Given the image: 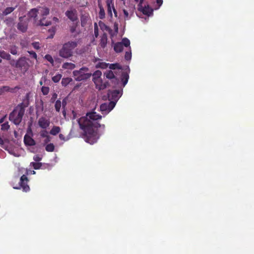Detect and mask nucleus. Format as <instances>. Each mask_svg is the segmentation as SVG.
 I'll list each match as a JSON object with an SVG mask.
<instances>
[{
    "label": "nucleus",
    "mask_w": 254,
    "mask_h": 254,
    "mask_svg": "<svg viewBox=\"0 0 254 254\" xmlns=\"http://www.w3.org/2000/svg\"><path fill=\"white\" fill-rule=\"evenodd\" d=\"M101 118V116L96 112H91L87 113L85 116L77 120L80 128L85 134V141L90 144L96 142L99 138L96 131L97 128L102 127L103 129H105L104 125H100L97 122Z\"/></svg>",
    "instance_id": "obj_1"
},
{
    "label": "nucleus",
    "mask_w": 254,
    "mask_h": 254,
    "mask_svg": "<svg viewBox=\"0 0 254 254\" xmlns=\"http://www.w3.org/2000/svg\"><path fill=\"white\" fill-rule=\"evenodd\" d=\"M78 41L76 40L70 41L64 43L59 51L60 57L68 59L73 55V51L77 47Z\"/></svg>",
    "instance_id": "obj_2"
},
{
    "label": "nucleus",
    "mask_w": 254,
    "mask_h": 254,
    "mask_svg": "<svg viewBox=\"0 0 254 254\" xmlns=\"http://www.w3.org/2000/svg\"><path fill=\"white\" fill-rule=\"evenodd\" d=\"M92 73L89 72L88 68L83 67L79 70L73 71V76L76 81H80L88 79L91 76Z\"/></svg>",
    "instance_id": "obj_3"
},
{
    "label": "nucleus",
    "mask_w": 254,
    "mask_h": 254,
    "mask_svg": "<svg viewBox=\"0 0 254 254\" xmlns=\"http://www.w3.org/2000/svg\"><path fill=\"white\" fill-rule=\"evenodd\" d=\"M24 110L21 108H16L9 115V119L14 124L18 125L21 122Z\"/></svg>",
    "instance_id": "obj_4"
},
{
    "label": "nucleus",
    "mask_w": 254,
    "mask_h": 254,
    "mask_svg": "<svg viewBox=\"0 0 254 254\" xmlns=\"http://www.w3.org/2000/svg\"><path fill=\"white\" fill-rule=\"evenodd\" d=\"M29 61V60L25 57L20 58L16 62L15 66L20 68L23 71L26 72L30 66ZM10 64L12 66H14V61H11Z\"/></svg>",
    "instance_id": "obj_5"
},
{
    "label": "nucleus",
    "mask_w": 254,
    "mask_h": 254,
    "mask_svg": "<svg viewBox=\"0 0 254 254\" xmlns=\"http://www.w3.org/2000/svg\"><path fill=\"white\" fill-rule=\"evenodd\" d=\"M28 182L27 177L26 175H23L20 178L18 186L17 187H14L13 188L16 189H22L23 191H28L30 190V188L29 186L27 185Z\"/></svg>",
    "instance_id": "obj_6"
},
{
    "label": "nucleus",
    "mask_w": 254,
    "mask_h": 254,
    "mask_svg": "<svg viewBox=\"0 0 254 254\" xmlns=\"http://www.w3.org/2000/svg\"><path fill=\"white\" fill-rule=\"evenodd\" d=\"M130 46V41L127 38L122 39L121 42L117 43L114 45V50L116 52H121L124 46L128 47Z\"/></svg>",
    "instance_id": "obj_7"
},
{
    "label": "nucleus",
    "mask_w": 254,
    "mask_h": 254,
    "mask_svg": "<svg viewBox=\"0 0 254 254\" xmlns=\"http://www.w3.org/2000/svg\"><path fill=\"white\" fill-rule=\"evenodd\" d=\"M115 102H110L109 103H104L100 106V111L103 115L108 114L115 106Z\"/></svg>",
    "instance_id": "obj_8"
},
{
    "label": "nucleus",
    "mask_w": 254,
    "mask_h": 254,
    "mask_svg": "<svg viewBox=\"0 0 254 254\" xmlns=\"http://www.w3.org/2000/svg\"><path fill=\"white\" fill-rule=\"evenodd\" d=\"M108 95L110 102H115L116 104L122 95V91L115 90L109 91Z\"/></svg>",
    "instance_id": "obj_9"
},
{
    "label": "nucleus",
    "mask_w": 254,
    "mask_h": 254,
    "mask_svg": "<svg viewBox=\"0 0 254 254\" xmlns=\"http://www.w3.org/2000/svg\"><path fill=\"white\" fill-rule=\"evenodd\" d=\"M138 10L143 14L149 16L152 15L153 9L148 5L138 4Z\"/></svg>",
    "instance_id": "obj_10"
},
{
    "label": "nucleus",
    "mask_w": 254,
    "mask_h": 254,
    "mask_svg": "<svg viewBox=\"0 0 254 254\" xmlns=\"http://www.w3.org/2000/svg\"><path fill=\"white\" fill-rule=\"evenodd\" d=\"M28 133L29 134H26L24 137V143L25 145L28 146L34 145L35 144V141L32 137L33 133L30 127H29L28 129Z\"/></svg>",
    "instance_id": "obj_11"
},
{
    "label": "nucleus",
    "mask_w": 254,
    "mask_h": 254,
    "mask_svg": "<svg viewBox=\"0 0 254 254\" xmlns=\"http://www.w3.org/2000/svg\"><path fill=\"white\" fill-rule=\"evenodd\" d=\"M65 15L72 21L77 19V13L75 8L71 7L65 13Z\"/></svg>",
    "instance_id": "obj_12"
},
{
    "label": "nucleus",
    "mask_w": 254,
    "mask_h": 254,
    "mask_svg": "<svg viewBox=\"0 0 254 254\" xmlns=\"http://www.w3.org/2000/svg\"><path fill=\"white\" fill-rule=\"evenodd\" d=\"M38 125L41 128L46 129L50 125V119L45 117L42 116L39 119Z\"/></svg>",
    "instance_id": "obj_13"
},
{
    "label": "nucleus",
    "mask_w": 254,
    "mask_h": 254,
    "mask_svg": "<svg viewBox=\"0 0 254 254\" xmlns=\"http://www.w3.org/2000/svg\"><path fill=\"white\" fill-rule=\"evenodd\" d=\"M113 0H107L106 4L107 6L108 14L111 17H113L112 10H113L115 17L118 16L117 12L116 10L114 4L113 3Z\"/></svg>",
    "instance_id": "obj_14"
},
{
    "label": "nucleus",
    "mask_w": 254,
    "mask_h": 254,
    "mask_svg": "<svg viewBox=\"0 0 254 254\" xmlns=\"http://www.w3.org/2000/svg\"><path fill=\"white\" fill-rule=\"evenodd\" d=\"M19 22L17 24V29L22 32H25L27 29V22L22 16L19 18Z\"/></svg>",
    "instance_id": "obj_15"
},
{
    "label": "nucleus",
    "mask_w": 254,
    "mask_h": 254,
    "mask_svg": "<svg viewBox=\"0 0 254 254\" xmlns=\"http://www.w3.org/2000/svg\"><path fill=\"white\" fill-rule=\"evenodd\" d=\"M96 85V88L99 90H102L106 88L107 84L106 82H103L101 78H98L93 81Z\"/></svg>",
    "instance_id": "obj_16"
},
{
    "label": "nucleus",
    "mask_w": 254,
    "mask_h": 254,
    "mask_svg": "<svg viewBox=\"0 0 254 254\" xmlns=\"http://www.w3.org/2000/svg\"><path fill=\"white\" fill-rule=\"evenodd\" d=\"M38 14L44 16L49 14V9L46 7H39L37 8Z\"/></svg>",
    "instance_id": "obj_17"
},
{
    "label": "nucleus",
    "mask_w": 254,
    "mask_h": 254,
    "mask_svg": "<svg viewBox=\"0 0 254 254\" xmlns=\"http://www.w3.org/2000/svg\"><path fill=\"white\" fill-rule=\"evenodd\" d=\"M95 62L96 63L95 64V67L96 68H100L103 69H105L108 67L109 65V64H107L105 62H103L100 59H96Z\"/></svg>",
    "instance_id": "obj_18"
},
{
    "label": "nucleus",
    "mask_w": 254,
    "mask_h": 254,
    "mask_svg": "<svg viewBox=\"0 0 254 254\" xmlns=\"http://www.w3.org/2000/svg\"><path fill=\"white\" fill-rule=\"evenodd\" d=\"M107 43V35L106 34L104 33L101 36L100 44H99V46L101 48H104L106 46Z\"/></svg>",
    "instance_id": "obj_19"
},
{
    "label": "nucleus",
    "mask_w": 254,
    "mask_h": 254,
    "mask_svg": "<svg viewBox=\"0 0 254 254\" xmlns=\"http://www.w3.org/2000/svg\"><path fill=\"white\" fill-rule=\"evenodd\" d=\"M129 78V75L127 72H124L122 74L121 80L123 82V86H125L127 83Z\"/></svg>",
    "instance_id": "obj_20"
},
{
    "label": "nucleus",
    "mask_w": 254,
    "mask_h": 254,
    "mask_svg": "<svg viewBox=\"0 0 254 254\" xmlns=\"http://www.w3.org/2000/svg\"><path fill=\"white\" fill-rule=\"evenodd\" d=\"M75 67V65L71 63L66 62L63 64L62 68L64 69L72 70Z\"/></svg>",
    "instance_id": "obj_21"
},
{
    "label": "nucleus",
    "mask_w": 254,
    "mask_h": 254,
    "mask_svg": "<svg viewBox=\"0 0 254 254\" xmlns=\"http://www.w3.org/2000/svg\"><path fill=\"white\" fill-rule=\"evenodd\" d=\"M61 131V128L58 126H54L50 131V133L53 135H56Z\"/></svg>",
    "instance_id": "obj_22"
},
{
    "label": "nucleus",
    "mask_w": 254,
    "mask_h": 254,
    "mask_svg": "<svg viewBox=\"0 0 254 254\" xmlns=\"http://www.w3.org/2000/svg\"><path fill=\"white\" fill-rule=\"evenodd\" d=\"M0 57L5 60H10V55L4 51H0Z\"/></svg>",
    "instance_id": "obj_23"
},
{
    "label": "nucleus",
    "mask_w": 254,
    "mask_h": 254,
    "mask_svg": "<svg viewBox=\"0 0 254 254\" xmlns=\"http://www.w3.org/2000/svg\"><path fill=\"white\" fill-rule=\"evenodd\" d=\"M104 75L108 79H114L115 78L114 72L111 70H108L104 73Z\"/></svg>",
    "instance_id": "obj_24"
},
{
    "label": "nucleus",
    "mask_w": 254,
    "mask_h": 254,
    "mask_svg": "<svg viewBox=\"0 0 254 254\" xmlns=\"http://www.w3.org/2000/svg\"><path fill=\"white\" fill-rule=\"evenodd\" d=\"M29 16L31 18H35L38 14L37 8H33L29 12Z\"/></svg>",
    "instance_id": "obj_25"
},
{
    "label": "nucleus",
    "mask_w": 254,
    "mask_h": 254,
    "mask_svg": "<svg viewBox=\"0 0 254 254\" xmlns=\"http://www.w3.org/2000/svg\"><path fill=\"white\" fill-rule=\"evenodd\" d=\"M99 7L100 11L99 12V16L100 19H103L105 16V12L104 8L101 4L99 3Z\"/></svg>",
    "instance_id": "obj_26"
},
{
    "label": "nucleus",
    "mask_w": 254,
    "mask_h": 254,
    "mask_svg": "<svg viewBox=\"0 0 254 254\" xmlns=\"http://www.w3.org/2000/svg\"><path fill=\"white\" fill-rule=\"evenodd\" d=\"M102 72L100 70H96L93 74V81L97 79L98 78H101V76Z\"/></svg>",
    "instance_id": "obj_27"
},
{
    "label": "nucleus",
    "mask_w": 254,
    "mask_h": 254,
    "mask_svg": "<svg viewBox=\"0 0 254 254\" xmlns=\"http://www.w3.org/2000/svg\"><path fill=\"white\" fill-rule=\"evenodd\" d=\"M15 7H8L5 9V10L3 11V14L4 15H6L11 12H12L14 9Z\"/></svg>",
    "instance_id": "obj_28"
},
{
    "label": "nucleus",
    "mask_w": 254,
    "mask_h": 254,
    "mask_svg": "<svg viewBox=\"0 0 254 254\" xmlns=\"http://www.w3.org/2000/svg\"><path fill=\"white\" fill-rule=\"evenodd\" d=\"M45 149L48 152H53L54 151L55 146L53 143H49L46 145Z\"/></svg>",
    "instance_id": "obj_29"
},
{
    "label": "nucleus",
    "mask_w": 254,
    "mask_h": 254,
    "mask_svg": "<svg viewBox=\"0 0 254 254\" xmlns=\"http://www.w3.org/2000/svg\"><path fill=\"white\" fill-rule=\"evenodd\" d=\"M108 66H109V68L110 69V70L116 69L120 70L121 69L119 64H109Z\"/></svg>",
    "instance_id": "obj_30"
},
{
    "label": "nucleus",
    "mask_w": 254,
    "mask_h": 254,
    "mask_svg": "<svg viewBox=\"0 0 254 254\" xmlns=\"http://www.w3.org/2000/svg\"><path fill=\"white\" fill-rule=\"evenodd\" d=\"M129 48V51L126 52L125 56V58L126 60H130L131 59V53L130 50V47H128Z\"/></svg>",
    "instance_id": "obj_31"
},
{
    "label": "nucleus",
    "mask_w": 254,
    "mask_h": 254,
    "mask_svg": "<svg viewBox=\"0 0 254 254\" xmlns=\"http://www.w3.org/2000/svg\"><path fill=\"white\" fill-rule=\"evenodd\" d=\"M30 165L33 166L35 169H38L41 168L42 163L39 162H31Z\"/></svg>",
    "instance_id": "obj_32"
},
{
    "label": "nucleus",
    "mask_w": 254,
    "mask_h": 254,
    "mask_svg": "<svg viewBox=\"0 0 254 254\" xmlns=\"http://www.w3.org/2000/svg\"><path fill=\"white\" fill-rule=\"evenodd\" d=\"M62 106V103L60 100H58L55 103V109L57 112H59Z\"/></svg>",
    "instance_id": "obj_33"
},
{
    "label": "nucleus",
    "mask_w": 254,
    "mask_h": 254,
    "mask_svg": "<svg viewBox=\"0 0 254 254\" xmlns=\"http://www.w3.org/2000/svg\"><path fill=\"white\" fill-rule=\"evenodd\" d=\"M62 78V75L58 74L52 77V80L54 82H58Z\"/></svg>",
    "instance_id": "obj_34"
},
{
    "label": "nucleus",
    "mask_w": 254,
    "mask_h": 254,
    "mask_svg": "<svg viewBox=\"0 0 254 254\" xmlns=\"http://www.w3.org/2000/svg\"><path fill=\"white\" fill-rule=\"evenodd\" d=\"M4 22L7 25L11 26L14 23V19L12 18H8L4 21Z\"/></svg>",
    "instance_id": "obj_35"
},
{
    "label": "nucleus",
    "mask_w": 254,
    "mask_h": 254,
    "mask_svg": "<svg viewBox=\"0 0 254 254\" xmlns=\"http://www.w3.org/2000/svg\"><path fill=\"white\" fill-rule=\"evenodd\" d=\"M44 58L47 60L48 62H49L51 64H54V60L52 58V57L50 55H46L45 56V57Z\"/></svg>",
    "instance_id": "obj_36"
},
{
    "label": "nucleus",
    "mask_w": 254,
    "mask_h": 254,
    "mask_svg": "<svg viewBox=\"0 0 254 254\" xmlns=\"http://www.w3.org/2000/svg\"><path fill=\"white\" fill-rule=\"evenodd\" d=\"M41 91L44 95H47L49 92V88L48 87L43 86Z\"/></svg>",
    "instance_id": "obj_37"
},
{
    "label": "nucleus",
    "mask_w": 254,
    "mask_h": 254,
    "mask_svg": "<svg viewBox=\"0 0 254 254\" xmlns=\"http://www.w3.org/2000/svg\"><path fill=\"white\" fill-rule=\"evenodd\" d=\"M0 145L3 149L6 150L7 148V145L5 143V141L3 140L0 137Z\"/></svg>",
    "instance_id": "obj_38"
},
{
    "label": "nucleus",
    "mask_w": 254,
    "mask_h": 254,
    "mask_svg": "<svg viewBox=\"0 0 254 254\" xmlns=\"http://www.w3.org/2000/svg\"><path fill=\"white\" fill-rule=\"evenodd\" d=\"M71 81V79L69 78H65L63 79L62 81V84L66 86L67 84H68Z\"/></svg>",
    "instance_id": "obj_39"
},
{
    "label": "nucleus",
    "mask_w": 254,
    "mask_h": 254,
    "mask_svg": "<svg viewBox=\"0 0 254 254\" xmlns=\"http://www.w3.org/2000/svg\"><path fill=\"white\" fill-rule=\"evenodd\" d=\"M46 129H43V130L40 131V135L42 137H48V132L47 131L45 130Z\"/></svg>",
    "instance_id": "obj_40"
},
{
    "label": "nucleus",
    "mask_w": 254,
    "mask_h": 254,
    "mask_svg": "<svg viewBox=\"0 0 254 254\" xmlns=\"http://www.w3.org/2000/svg\"><path fill=\"white\" fill-rule=\"evenodd\" d=\"M9 128L8 123H5L1 125V129L3 130H6Z\"/></svg>",
    "instance_id": "obj_41"
},
{
    "label": "nucleus",
    "mask_w": 254,
    "mask_h": 254,
    "mask_svg": "<svg viewBox=\"0 0 254 254\" xmlns=\"http://www.w3.org/2000/svg\"><path fill=\"white\" fill-rule=\"evenodd\" d=\"M40 24L41 25H45V26H48V25H49L50 24H51V23L50 22H49V21H44V19H40Z\"/></svg>",
    "instance_id": "obj_42"
},
{
    "label": "nucleus",
    "mask_w": 254,
    "mask_h": 254,
    "mask_svg": "<svg viewBox=\"0 0 254 254\" xmlns=\"http://www.w3.org/2000/svg\"><path fill=\"white\" fill-rule=\"evenodd\" d=\"M10 52L11 54L13 55H15L17 54V48L16 47L14 46L10 48Z\"/></svg>",
    "instance_id": "obj_43"
},
{
    "label": "nucleus",
    "mask_w": 254,
    "mask_h": 254,
    "mask_svg": "<svg viewBox=\"0 0 254 254\" xmlns=\"http://www.w3.org/2000/svg\"><path fill=\"white\" fill-rule=\"evenodd\" d=\"M94 35L96 38L98 36V28L96 23H95L94 25Z\"/></svg>",
    "instance_id": "obj_44"
},
{
    "label": "nucleus",
    "mask_w": 254,
    "mask_h": 254,
    "mask_svg": "<svg viewBox=\"0 0 254 254\" xmlns=\"http://www.w3.org/2000/svg\"><path fill=\"white\" fill-rule=\"evenodd\" d=\"M123 12H124V14L125 16V19L126 20L129 19L130 18V16H129L128 12L125 9L123 10Z\"/></svg>",
    "instance_id": "obj_45"
},
{
    "label": "nucleus",
    "mask_w": 254,
    "mask_h": 254,
    "mask_svg": "<svg viewBox=\"0 0 254 254\" xmlns=\"http://www.w3.org/2000/svg\"><path fill=\"white\" fill-rule=\"evenodd\" d=\"M33 159L36 162H39L42 160V157L38 155H36L34 156Z\"/></svg>",
    "instance_id": "obj_46"
},
{
    "label": "nucleus",
    "mask_w": 254,
    "mask_h": 254,
    "mask_svg": "<svg viewBox=\"0 0 254 254\" xmlns=\"http://www.w3.org/2000/svg\"><path fill=\"white\" fill-rule=\"evenodd\" d=\"M32 45L35 49H39L40 48V44L38 42L33 43Z\"/></svg>",
    "instance_id": "obj_47"
},
{
    "label": "nucleus",
    "mask_w": 254,
    "mask_h": 254,
    "mask_svg": "<svg viewBox=\"0 0 254 254\" xmlns=\"http://www.w3.org/2000/svg\"><path fill=\"white\" fill-rule=\"evenodd\" d=\"M28 53L34 59H37V54L34 51H28Z\"/></svg>",
    "instance_id": "obj_48"
},
{
    "label": "nucleus",
    "mask_w": 254,
    "mask_h": 254,
    "mask_svg": "<svg viewBox=\"0 0 254 254\" xmlns=\"http://www.w3.org/2000/svg\"><path fill=\"white\" fill-rule=\"evenodd\" d=\"M59 138L60 139L64 140V141H67L68 140V138H65V136L63 134H59Z\"/></svg>",
    "instance_id": "obj_49"
},
{
    "label": "nucleus",
    "mask_w": 254,
    "mask_h": 254,
    "mask_svg": "<svg viewBox=\"0 0 254 254\" xmlns=\"http://www.w3.org/2000/svg\"><path fill=\"white\" fill-rule=\"evenodd\" d=\"M9 87L7 86H4L2 88L0 89V94L3 91H8Z\"/></svg>",
    "instance_id": "obj_50"
},
{
    "label": "nucleus",
    "mask_w": 254,
    "mask_h": 254,
    "mask_svg": "<svg viewBox=\"0 0 254 254\" xmlns=\"http://www.w3.org/2000/svg\"><path fill=\"white\" fill-rule=\"evenodd\" d=\"M50 31L52 32V35L51 36V38H52L53 37L54 34H55V31H56V28L55 27H52V29L49 30Z\"/></svg>",
    "instance_id": "obj_51"
},
{
    "label": "nucleus",
    "mask_w": 254,
    "mask_h": 254,
    "mask_svg": "<svg viewBox=\"0 0 254 254\" xmlns=\"http://www.w3.org/2000/svg\"><path fill=\"white\" fill-rule=\"evenodd\" d=\"M62 104V106H63V108H64V107L65 106V105L66 104V101H65V100H63Z\"/></svg>",
    "instance_id": "obj_52"
},
{
    "label": "nucleus",
    "mask_w": 254,
    "mask_h": 254,
    "mask_svg": "<svg viewBox=\"0 0 254 254\" xmlns=\"http://www.w3.org/2000/svg\"><path fill=\"white\" fill-rule=\"evenodd\" d=\"M114 28H115L116 32L118 33V25L117 24H115L114 25Z\"/></svg>",
    "instance_id": "obj_53"
},
{
    "label": "nucleus",
    "mask_w": 254,
    "mask_h": 254,
    "mask_svg": "<svg viewBox=\"0 0 254 254\" xmlns=\"http://www.w3.org/2000/svg\"><path fill=\"white\" fill-rule=\"evenodd\" d=\"M136 2H139V4H143V0H134Z\"/></svg>",
    "instance_id": "obj_54"
},
{
    "label": "nucleus",
    "mask_w": 254,
    "mask_h": 254,
    "mask_svg": "<svg viewBox=\"0 0 254 254\" xmlns=\"http://www.w3.org/2000/svg\"><path fill=\"white\" fill-rule=\"evenodd\" d=\"M5 118V116L3 117V118H2L0 119V123H2L4 122Z\"/></svg>",
    "instance_id": "obj_55"
},
{
    "label": "nucleus",
    "mask_w": 254,
    "mask_h": 254,
    "mask_svg": "<svg viewBox=\"0 0 254 254\" xmlns=\"http://www.w3.org/2000/svg\"><path fill=\"white\" fill-rule=\"evenodd\" d=\"M53 20L55 21L56 22H58L59 21V19L58 18L54 17L53 18Z\"/></svg>",
    "instance_id": "obj_56"
},
{
    "label": "nucleus",
    "mask_w": 254,
    "mask_h": 254,
    "mask_svg": "<svg viewBox=\"0 0 254 254\" xmlns=\"http://www.w3.org/2000/svg\"><path fill=\"white\" fill-rule=\"evenodd\" d=\"M31 173L32 174H35L36 172L35 171H31Z\"/></svg>",
    "instance_id": "obj_57"
},
{
    "label": "nucleus",
    "mask_w": 254,
    "mask_h": 254,
    "mask_svg": "<svg viewBox=\"0 0 254 254\" xmlns=\"http://www.w3.org/2000/svg\"><path fill=\"white\" fill-rule=\"evenodd\" d=\"M56 97H57V94H54V95H53V98H56Z\"/></svg>",
    "instance_id": "obj_58"
},
{
    "label": "nucleus",
    "mask_w": 254,
    "mask_h": 254,
    "mask_svg": "<svg viewBox=\"0 0 254 254\" xmlns=\"http://www.w3.org/2000/svg\"><path fill=\"white\" fill-rule=\"evenodd\" d=\"M63 115H64V116H65V111H63Z\"/></svg>",
    "instance_id": "obj_59"
},
{
    "label": "nucleus",
    "mask_w": 254,
    "mask_h": 254,
    "mask_svg": "<svg viewBox=\"0 0 254 254\" xmlns=\"http://www.w3.org/2000/svg\"><path fill=\"white\" fill-rule=\"evenodd\" d=\"M98 4L99 3L101 4V0H98Z\"/></svg>",
    "instance_id": "obj_60"
},
{
    "label": "nucleus",
    "mask_w": 254,
    "mask_h": 254,
    "mask_svg": "<svg viewBox=\"0 0 254 254\" xmlns=\"http://www.w3.org/2000/svg\"><path fill=\"white\" fill-rule=\"evenodd\" d=\"M40 84L42 85V84H43L42 81H41L40 82Z\"/></svg>",
    "instance_id": "obj_61"
},
{
    "label": "nucleus",
    "mask_w": 254,
    "mask_h": 254,
    "mask_svg": "<svg viewBox=\"0 0 254 254\" xmlns=\"http://www.w3.org/2000/svg\"><path fill=\"white\" fill-rule=\"evenodd\" d=\"M156 2H157V3H159V0H156Z\"/></svg>",
    "instance_id": "obj_62"
},
{
    "label": "nucleus",
    "mask_w": 254,
    "mask_h": 254,
    "mask_svg": "<svg viewBox=\"0 0 254 254\" xmlns=\"http://www.w3.org/2000/svg\"><path fill=\"white\" fill-rule=\"evenodd\" d=\"M1 62H2L1 60V59H0V63H1Z\"/></svg>",
    "instance_id": "obj_63"
}]
</instances>
